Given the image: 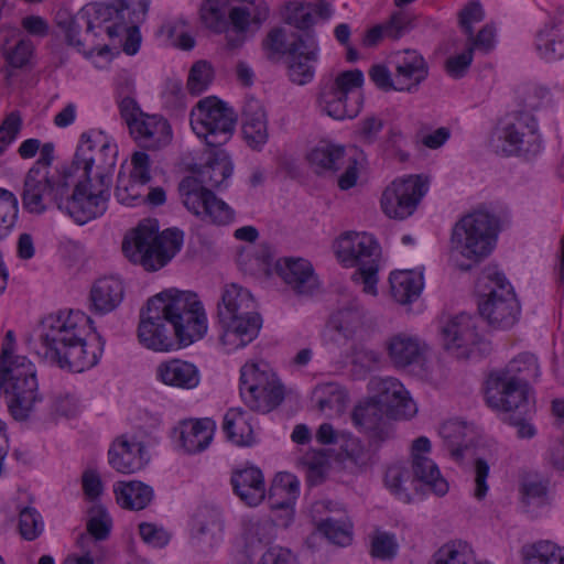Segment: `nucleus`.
Listing matches in <instances>:
<instances>
[{"label": "nucleus", "instance_id": "79ce46f5", "mask_svg": "<svg viewBox=\"0 0 564 564\" xmlns=\"http://www.w3.org/2000/svg\"><path fill=\"white\" fill-rule=\"evenodd\" d=\"M299 480L290 473H279L275 475L268 496L275 509L288 508L299 494Z\"/></svg>", "mask_w": 564, "mask_h": 564}, {"label": "nucleus", "instance_id": "603ef678", "mask_svg": "<svg viewBox=\"0 0 564 564\" xmlns=\"http://www.w3.org/2000/svg\"><path fill=\"white\" fill-rule=\"evenodd\" d=\"M117 502L123 509H141V481H118L115 486Z\"/></svg>", "mask_w": 564, "mask_h": 564}, {"label": "nucleus", "instance_id": "c85d7f7f", "mask_svg": "<svg viewBox=\"0 0 564 564\" xmlns=\"http://www.w3.org/2000/svg\"><path fill=\"white\" fill-rule=\"evenodd\" d=\"M387 351L395 367L405 368L420 361L424 345L416 336L399 333L387 341Z\"/></svg>", "mask_w": 564, "mask_h": 564}, {"label": "nucleus", "instance_id": "473e14b6", "mask_svg": "<svg viewBox=\"0 0 564 564\" xmlns=\"http://www.w3.org/2000/svg\"><path fill=\"white\" fill-rule=\"evenodd\" d=\"M534 47L539 56L553 62L564 57V35L555 21L545 23L535 34Z\"/></svg>", "mask_w": 564, "mask_h": 564}, {"label": "nucleus", "instance_id": "aec40b11", "mask_svg": "<svg viewBox=\"0 0 564 564\" xmlns=\"http://www.w3.org/2000/svg\"><path fill=\"white\" fill-rule=\"evenodd\" d=\"M318 51V43L311 33L306 34V39L297 35L291 41L288 75L293 83L305 85L313 79Z\"/></svg>", "mask_w": 564, "mask_h": 564}, {"label": "nucleus", "instance_id": "0eeeda50", "mask_svg": "<svg viewBox=\"0 0 564 564\" xmlns=\"http://www.w3.org/2000/svg\"><path fill=\"white\" fill-rule=\"evenodd\" d=\"M0 388L8 409L18 421H25L42 401L34 365L24 356H17L9 367L0 368Z\"/></svg>", "mask_w": 564, "mask_h": 564}, {"label": "nucleus", "instance_id": "3c124183", "mask_svg": "<svg viewBox=\"0 0 564 564\" xmlns=\"http://www.w3.org/2000/svg\"><path fill=\"white\" fill-rule=\"evenodd\" d=\"M200 20L209 30L223 32L227 25L223 0H205L200 7Z\"/></svg>", "mask_w": 564, "mask_h": 564}, {"label": "nucleus", "instance_id": "5fc2aeb1", "mask_svg": "<svg viewBox=\"0 0 564 564\" xmlns=\"http://www.w3.org/2000/svg\"><path fill=\"white\" fill-rule=\"evenodd\" d=\"M254 260L258 270L269 273L270 265L273 260V251L268 243H261L253 249V251L242 249L238 256V263L243 270H250L248 263Z\"/></svg>", "mask_w": 564, "mask_h": 564}, {"label": "nucleus", "instance_id": "a18cd8bd", "mask_svg": "<svg viewBox=\"0 0 564 564\" xmlns=\"http://www.w3.org/2000/svg\"><path fill=\"white\" fill-rule=\"evenodd\" d=\"M224 521L216 509H207L202 513V520L197 528L196 539L213 545L221 539Z\"/></svg>", "mask_w": 564, "mask_h": 564}, {"label": "nucleus", "instance_id": "a19ab883", "mask_svg": "<svg viewBox=\"0 0 564 564\" xmlns=\"http://www.w3.org/2000/svg\"><path fill=\"white\" fill-rule=\"evenodd\" d=\"M274 269L284 282H308L316 278L311 261L301 257H284L275 261Z\"/></svg>", "mask_w": 564, "mask_h": 564}, {"label": "nucleus", "instance_id": "ea45409f", "mask_svg": "<svg viewBox=\"0 0 564 564\" xmlns=\"http://www.w3.org/2000/svg\"><path fill=\"white\" fill-rule=\"evenodd\" d=\"M523 564H564V547L551 541H539L521 547Z\"/></svg>", "mask_w": 564, "mask_h": 564}, {"label": "nucleus", "instance_id": "2eb2a0df", "mask_svg": "<svg viewBox=\"0 0 564 564\" xmlns=\"http://www.w3.org/2000/svg\"><path fill=\"white\" fill-rule=\"evenodd\" d=\"M530 393L531 389L522 388L499 370L491 372L486 381V402L496 410L529 414L534 409V400Z\"/></svg>", "mask_w": 564, "mask_h": 564}, {"label": "nucleus", "instance_id": "39448f33", "mask_svg": "<svg viewBox=\"0 0 564 564\" xmlns=\"http://www.w3.org/2000/svg\"><path fill=\"white\" fill-rule=\"evenodd\" d=\"M151 318H164L172 325L177 347H187L207 333V315L196 293L176 291L149 299Z\"/></svg>", "mask_w": 564, "mask_h": 564}, {"label": "nucleus", "instance_id": "774afa93", "mask_svg": "<svg viewBox=\"0 0 564 564\" xmlns=\"http://www.w3.org/2000/svg\"><path fill=\"white\" fill-rule=\"evenodd\" d=\"M412 17L406 12L399 11L393 13L390 20L384 23L386 36L393 40L399 39L412 28Z\"/></svg>", "mask_w": 564, "mask_h": 564}, {"label": "nucleus", "instance_id": "f257e3e1", "mask_svg": "<svg viewBox=\"0 0 564 564\" xmlns=\"http://www.w3.org/2000/svg\"><path fill=\"white\" fill-rule=\"evenodd\" d=\"M93 321L80 311L61 310L41 321L37 355L45 361L83 372L95 367L104 352L105 339L94 333Z\"/></svg>", "mask_w": 564, "mask_h": 564}, {"label": "nucleus", "instance_id": "1a4fd4ad", "mask_svg": "<svg viewBox=\"0 0 564 564\" xmlns=\"http://www.w3.org/2000/svg\"><path fill=\"white\" fill-rule=\"evenodd\" d=\"M239 393L253 412L269 413L284 400V387L265 362H246L240 369Z\"/></svg>", "mask_w": 564, "mask_h": 564}, {"label": "nucleus", "instance_id": "49530a36", "mask_svg": "<svg viewBox=\"0 0 564 564\" xmlns=\"http://www.w3.org/2000/svg\"><path fill=\"white\" fill-rule=\"evenodd\" d=\"M410 479L408 468L402 464L390 465L384 474L386 487L400 500L405 503L411 501V496L405 487Z\"/></svg>", "mask_w": 564, "mask_h": 564}, {"label": "nucleus", "instance_id": "680f3d73", "mask_svg": "<svg viewBox=\"0 0 564 564\" xmlns=\"http://www.w3.org/2000/svg\"><path fill=\"white\" fill-rule=\"evenodd\" d=\"M262 47L268 58L273 59L290 54L291 42L286 40V33L281 28L272 29L262 42Z\"/></svg>", "mask_w": 564, "mask_h": 564}, {"label": "nucleus", "instance_id": "9b49d317", "mask_svg": "<svg viewBox=\"0 0 564 564\" xmlns=\"http://www.w3.org/2000/svg\"><path fill=\"white\" fill-rule=\"evenodd\" d=\"M334 252L345 268H357L362 282H378L381 252L376 240L365 234L348 231L334 242Z\"/></svg>", "mask_w": 564, "mask_h": 564}, {"label": "nucleus", "instance_id": "8fccbe9b", "mask_svg": "<svg viewBox=\"0 0 564 564\" xmlns=\"http://www.w3.org/2000/svg\"><path fill=\"white\" fill-rule=\"evenodd\" d=\"M214 78V68L207 61H198L193 64L187 78V89L193 95L204 93Z\"/></svg>", "mask_w": 564, "mask_h": 564}, {"label": "nucleus", "instance_id": "7c9ffc66", "mask_svg": "<svg viewBox=\"0 0 564 564\" xmlns=\"http://www.w3.org/2000/svg\"><path fill=\"white\" fill-rule=\"evenodd\" d=\"M172 139L173 130L165 117L143 113V151H161L172 142Z\"/></svg>", "mask_w": 564, "mask_h": 564}, {"label": "nucleus", "instance_id": "bb28decb", "mask_svg": "<svg viewBox=\"0 0 564 564\" xmlns=\"http://www.w3.org/2000/svg\"><path fill=\"white\" fill-rule=\"evenodd\" d=\"M216 423L212 419H189L180 423V441L189 454L206 449L214 436Z\"/></svg>", "mask_w": 564, "mask_h": 564}, {"label": "nucleus", "instance_id": "4c0bfd02", "mask_svg": "<svg viewBox=\"0 0 564 564\" xmlns=\"http://www.w3.org/2000/svg\"><path fill=\"white\" fill-rule=\"evenodd\" d=\"M499 371L524 389H530V382L540 376L538 360L530 354L519 355Z\"/></svg>", "mask_w": 564, "mask_h": 564}, {"label": "nucleus", "instance_id": "4468645a", "mask_svg": "<svg viewBox=\"0 0 564 564\" xmlns=\"http://www.w3.org/2000/svg\"><path fill=\"white\" fill-rule=\"evenodd\" d=\"M427 191V181L420 175H411L393 181L382 193L381 208L394 219L411 216Z\"/></svg>", "mask_w": 564, "mask_h": 564}, {"label": "nucleus", "instance_id": "09e8293b", "mask_svg": "<svg viewBox=\"0 0 564 564\" xmlns=\"http://www.w3.org/2000/svg\"><path fill=\"white\" fill-rule=\"evenodd\" d=\"M120 118L134 141L141 139V108L134 97H124L119 102Z\"/></svg>", "mask_w": 564, "mask_h": 564}, {"label": "nucleus", "instance_id": "338daca9", "mask_svg": "<svg viewBox=\"0 0 564 564\" xmlns=\"http://www.w3.org/2000/svg\"><path fill=\"white\" fill-rule=\"evenodd\" d=\"M424 284H390V296L399 304L406 305L416 301Z\"/></svg>", "mask_w": 564, "mask_h": 564}, {"label": "nucleus", "instance_id": "0e129e2a", "mask_svg": "<svg viewBox=\"0 0 564 564\" xmlns=\"http://www.w3.org/2000/svg\"><path fill=\"white\" fill-rule=\"evenodd\" d=\"M121 249L130 262L141 263V223L124 235Z\"/></svg>", "mask_w": 564, "mask_h": 564}, {"label": "nucleus", "instance_id": "2f4dec72", "mask_svg": "<svg viewBox=\"0 0 564 564\" xmlns=\"http://www.w3.org/2000/svg\"><path fill=\"white\" fill-rule=\"evenodd\" d=\"M108 460L119 473H134L141 466V444H131L124 436H120L110 446Z\"/></svg>", "mask_w": 564, "mask_h": 564}, {"label": "nucleus", "instance_id": "13d9d810", "mask_svg": "<svg viewBox=\"0 0 564 564\" xmlns=\"http://www.w3.org/2000/svg\"><path fill=\"white\" fill-rule=\"evenodd\" d=\"M398 542L393 533L377 531L371 539L370 554L382 561L391 560L397 555Z\"/></svg>", "mask_w": 564, "mask_h": 564}, {"label": "nucleus", "instance_id": "c756f323", "mask_svg": "<svg viewBox=\"0 0 564 564\" xmlns=\"http://www.w3.org/2000/svg\"><path fill=\"white\" fill-rule=\"evenodd\" d=\"M156 376L165 384L183 389H193L199 383L197 368L193 364L180 359L160 364L156 368Z\"/></svg>", "mask_w": 564, "mask_h": 564}, {"label": "nucleus", "instance_id": "6e6552de", "mask_svg": "<svg viewBox=\"0 0 564 564\" xmlns=\"http://www.w3.org/2000/svg\"><path fill=\"white\" fill-rule=\"evenodd\" d=\"M70 185V177L65 176V167L54 173H47L44 167H31L24 180L23 206L30 213L42 214L55 204L69 215L67 203L73 198Z\"/></svg>", "mask_w": 564, "mask_h": 564}, {"label": "nucleus", "instance_id": "72a5a7b5", "mask_svg": "<svg viewBox=\"0 0 564 564\" xmlns=\"http://www.w3.org/2000/svg\"><path fill=\"white\" fill-rule=\"evenodd\" d=\"M143 345L154 351H171L177 347V340L165 325L164 318H151L149 303L147 304V318H143Z\"/></svg>", "mask_w": 564, "mask_h": 564}, {"label": "nucleus", "instance_id": "58836bf2", "mask_svg": "<svg viewBox=\"0 0 564 564\" xmlns=\"http://www.w3.org/2000/svg\"><path fill=\"white\" fill-rule=\"evenodd\" d=\"M412 471L414 478L435 495L444 496L448 491V482L430 457H417L412 460Z\"/></svg>", "mask_w": 564, "mask_h": 564}, {"label": "nucleus", "instance_id": "dca6fc26", "mask_svg": "<svg viewBox=\"0 0 564 564\" xmlns=\"http://www.w3.org/2000/svg\"><path fill=\"white\" fill-rule=\"evenodd\" d=\"M156 219L143 223V269L156 271L164 267L181 249L183 235L176 229L158 232Z\"/></svg>", "mask_w": 564, "mask_h": 564}, {"label": "nucleus", "instance_id": "f704fd0d", "mask_svg": "<svg viewBox=\"0 0 564 564\" xmlns=\"http://www.w3.org/2000/svg\"><path fill=\"white\" fill-rule=\"evenodd\" d=\"M223 430L227 438L238 446H250L254 442L253 430L246 413L230 409L224 416Z\"/></svg>", "mask_w": 564, "mask_h": 564}, {"label": "nucleus", "instance_id": "412c9836", "mask_svg": "<svg viewBox=\"0 0 564 564\" xmlns=\"http://www.w3.org/2000/svg\"><path fill=\"white\" fill-rule=\"evenodd\" d=\"M503 140L516 151L536 154L541 150V135L535 117L527 111L514 113L503 128Z\"/></svg>", "mask_w": 564, "mask_h": 564}, {"label": "nucleus", "instance_id": "423d86ee", "mask_svg": "<svg viewBox=\"0 0 564 564\" xmlns=\"http://www.w3.org/2000/svg\"><path fill=\"white\" fill-rule=\"evenodd\" d=\"M499 230L500 221L496 215L476 209L455 224L452 249L468 260L479 262L495 249Z\"/></svg>", "mask_w": 564, "mask_h": 564}, {"label": "nucleus", "instance_id": "de8ad7c7", "mask_svg": "<svg viewBox=\"0 0 564 564\" xmlns=\"http://www.w3.org/2000/svg\"><path fill=\"white\" fill-rule=\"evenodd\" d=\"M269 17V7L264 2H260L251 11L248 8H232L229 12V19L239 32L248 29L251 22L261 24Z\"/></svg>", "mask_w": 564, "mask_h": 564}, {"label": "nucleus", "instance_id": "864d4df0", "mask_svg": "<svg viewBox=\"0 0 564 564\" xmlns=\"http://www.w3.org/2000/svg\"><path fill=\"white\" fill-rule=\"evenodd\" d=\"M18 218V202L15 196L0 188V239L13 228Z\"/></svg>", "mask_w": 564, "mask_h": 564}, {"label": "nucleus", "instance_id": "4be33fe9", "mask_svg": "<svg viewBox=\"0 0 564 564\" xmlns=\"http://www.w3.org/2000/svg\"><path fill=\"white\" fill-rule=\"evenodd\" d=\"M375 388L377 393L372 399L386 410L387 416L405 419L416 412L415 404L398 379H378L375 381Z\"/></svg>", "mask_w": 564, "mask_h": 564}, {"label": "nucleus", "instance_id": "052dcab7", "mask_svg": "<svg viewBox=\"0 0 564 564\" xmlns=\"http://www.w3.org/2000/svg\"><path fill=\"white\" fill-rule=\"evenodd\" d=\"M187 24L183 19L171 21L162 26V31L172 41L173 45L189 51L195 46L194 37L186 30Z\"/></svg>", "mask_w": 564, "mask_h": 564}, {"label": "nucleus", "instance_id": "ddd939ff", "mask_svg": "<svg viewBox=\"0 0 564 564\" xmlns=\"http://www.w3.org/2000/svg\"><path fill=\"white\" fill-rule=\"evenodd\" d=\"M364 83L359 69L346 70L326 83L319 93L318 104L323 111L336 120L352 119L361 109V98L356 91Z\"/></svg>", "mask_w": 564, "mask_h": 564}, {"label": "nucleus", "instance_id": "bf43d9fd", "mask_svg": "<svg viewBox=\"0 0 564 564\" xmlns=\"http://www.w3.org/2000/svg\"><path fill=\"white\" fill-rule=\"evenodd\" d=\"M34 44L30 39L23 37L10 48L3 51L6 62L13 68L26 66L34 53Z\"/></svg>", "mask_w": 564, "mask_h": 564}, {"label": "nucleus", "instance_id": "20e7f679", "mask_svg": "<svg viewBox=\"0 0 564 564\" xmlns=\"http://www.w3.org/2000/svg\"><path fill=\"white\" fill-rule=\"evenodd\" d=\"M219 340L226 351H235L252 343L262 327L256 301L242 284H226L217 304Z\"/></svg>", "mask_w": 564, "mask_h": 564}, {"label": "nucleus", "instance_id": "37998d69", "mask_svg": "<svg viewBox=\"0 0 564 564\" xmlns=\"http://www.w3.org/2000/svg\"><path fill=\"white\" fill-rule=\"evenodd\" d=\"M477 562L474 550L464 541H452L442 545L429 564H482Z\"/></svg>", "mask_w": 564, "mask_h": 564}, {"label": "nucleus", "instance_id": "cd10ccee", "mask_svg": "<svg viewBox=\"0 0 564 564\" xmlns=\"http://www.w3.org/2000/svg\"><path fill=\"white\" fill-rule=\"evenodd\" d=\"M386 410L373 399L357 405L351 419L356 426L370 434V437L383 442L390 437V430L384 422Z\"/></svg>", "mask_w": 564, "mask_h": 564}, {"label": "nucleus", "instance_id": "69168bd1", "mask_svg": "<svg viewBox=\"0 0 564 564\" xmlns=\"http://www.w3.org/2000/svg\"><path fill=\"white\" fill-rule=\"evenodd\" d=\"M485 18V12L479 2L469 1L458 12V23L465 35H471L473 24L481 22Z\"/></svg>", "mask_w": 564, "mask_h": 564}, {"label": "nucleus", "instance_id": "f03ea898", "mask_svg": "<svg viewBox=\"0 0 564 564\" xmlns=\"http://www.w3.org/2000/svg\"><path fill=\"white\" fill-rule=\"evenodd\" d=\"M117 145L104 140L85 139L77 148L65 176L74 185L73 198L67 203L69 216L85 224L107 209L109 187L117 161Z\"/></svg>", "mask_w": 564, "mask_h": 564}, {"label": "nucleus", "instance_id": "9d476101", "mask_svg": "<svg viewBox=\"0 0 564 564\" xmlns=\"http://www.w3.org/2000/svg\"><path fill=\"white\" fill-rule=\"evenodd\" d=\"M129 2L128 7L121 2V9L111 4L89 3L74 17V26H85L87 35H90L96 29H102L109 37L124 34L123 52L134 55L139 51L140 44L139 26L133 21H131V25L122 21L108 24L112 20H123L124 11H129ZM128 13L130 14V12Z\"/></svg>", "mask_w": 564, "mask_h": 564}, {"label": "nucleus", "instance_id": "6ab92c4d", "mask_svg": "<svg viewBox=\"0 0 564 564\" xmlns=\"http://www.w3.org/2000/svg\"><path fill=\"white\" fill-rule=\"evenodd\" d=\"M442 335L446 350L457 358H467L480 340L477 318L467 313L448 318L442 326Z\"/></svg>", "mask_w": 564, "mask_h": 564}, {"label": "nucleus", "instance_id": "4d7b16f0", "mask_svg": "<svg viewBox=\"0 0 564 564\" xmlns=\"http://www.w3.org/2000/svg\"><path fill=\"white\" fill-rule=\"evenodd\" d=\"M317 530L330 542L345 546L351 541L349 525L346 522L326 518L318 522Z\"/></svg>", "mask_w": 564, "mask_h": 564}, {"label": "nucleus", "instance_id": "6e6d98bb", "mask_svg": "<svg viewBox=\"0 0 564 564\" xmlns=\"http://www.w3.org/2000/svg\"><path fill=\"white\" fill-rule=\"evenodd\" d=\"M44 524L41 514L31 507H25L19 514V531L26 541H33L43 532Z\"/></svg>", "mask_w": 564, "mask_h": 564}, {"label": "nucleus", "instance_id": "f8f14e48", "mask_svg": "<svg viewBox=\"0 0 564 564\" xmlns=\"http://www.w3.org/2000/svg\"><path fill=\"white\" fill-rule=\"evenodd\" d=\"M236 124L234 111L216 97L197 102L191 111V127L210 148H218L231 138Z\"/></svg>", "mask_w": 564, "mask_h": 564}, {"label": "nucleus", "instance_id": "c03bdc74", "mask_svg": "<svg viewBox=\"0 0 564 564\" xmlns=\"http://www.w3.org/2000/svg\"><path fill=\"white\" fill-rule=\"evenodd\" d=\"M340 448L345 459L349 460L360 471L367 470L375 464V453L357 437H346Z\"/></svg>", "mask_w": 564, "mask_h": 564}, {"label": "nucleus", "instance_id": "e2e57ef3", "mask_svg": "<svg viewBox=\"0 0 564 564\" xmlns=\"http://www.w3.org/2000/svg\"><path fill=\"white\" fill-rule=\"evenodd\" d=\"M467 47L482 52L490 53L496 46V26L492 23L485 24L477 34L471 31V35H466Z\"/></svg>", "mask_w": 564, "mask_h": 564}, {"label": "nucleus", "instance_id": "a211bd4d", "mask_svg": "<svg viewBox=\"0 0 564 564\" xmlns=\"http://www.w3.org/2000/svg\"><path fill=\"white\" fill-rule=\"evenodd\" d=\"M307 160L318 174L344 170L338 178L341 189H349L357 182V161L346 155L344 147L321 143L308 153Z\"/></svg>", "mask_w": 564, "mask_h": 564}, {"label": "nucleus", "instance_id": "a878e982", "mask_svg": "<svg viewBox=\"0 0 564 564\" xmlns=\"http://www.w3.org/2000/svg\"><path fill=\"white\" fill-rule=\"evenodd\" d=\"M115 194L122 205H138L141 196V151L133 152L129 165H121Z\"/></svg>", "mask_w": 564, "mask_h": 564}, {"label": "nucleus", "instance_id": "f3484780", "mask_svg": "<svg viewBox=\"0 0 564 564\" xmlns=\"http://www.w3.org/2000/svg\"><path fill=\"white\" fill-rule=\"evenodd\" d=\"M479 314L495 328L512 327L520 315V304L512 284H495L488 293L479 295Z\"/></svg>", "mask_w": 564, "mask_h": 564}, {"label": "nucleus", "instance_id": "5701e85b", "mask_svg": "<svg viewBox=\"0 0 564 564\" xmlns=\"http://www.w3.org/2000/svg\"><path fill=\"white\" fill-rule=\"evenodd\" d=\"M230 484L234 494L248 507L259 506L267 496L264 475L259 467L245 466L234 469Z\"/></svg>", "mask_w": 564, "mask_h": 564}, {"label": "nucleus", "instance_id": "c9c22d12", "mask_svg": "<svg viewBox=\"0 0 564 564\" xmlns=\"http://www.w3.org/2000/svg\"><path fill=\"white\" fill-rule=\"evenodd\" d=\"M122 284H94L89 293V308L96 314L112 312L122 302Z\"/></svg>", "mask_w": 564, "mask_h": 564}, {"label": "nucleus", "instance_id": "7ed1b4c3", "mask_svg": "<svg viewBox=\"0 0 564 564\" xmlns=\"http://www.w3.org/2000/svg\"><path fill=\"white\" fill-rule=\"evenodd\" d=\"M178 185L182 202L188 212L202 220L226 225L234 218L231 208L219 199L209 187H219L232 173V164L224 150L212 152L208 161Z\"/></svg>", "mask_w": 564, "mask_h": 564}, {"label": "nucleus", "instance_id": "393cba45", "mask_svg": "<svg viewBox=\"0 0 564 564\" xmlns=\"http://www.w3.org/2000/svg\"><path fill=\"white\" fill-rule=\"evenodd\" d=\"M242 133L248 145L261 149L268 141V118L262 102L254 97H247L241 111Z\"/></svg>", "mask_w": 564, "mask_h": 564}, {"label": "nucleus", "instance_id": "e433bc0d", "mask_svg": "<svg viewBox=\"0 0 564 564\" xmlns=\"http://www.w3.org/2000/svg\"><path fill=\"white\" fill-rule=\"evenodd\" d=\"M364 318L365 313L359 306L341 308L330 315L326 329L344 338H350L364 326Z\"/></svg>", "mask_w": 564, "mask_h": 564}, {"label": "nucleus", "instance_id": "b1692460", "mask_svg": "<svg viewBox=\"0 0 564 564\" xmlns=\"http://www.w3.org/2000/svg\"><path fill=\"white\" fill-rule=\"evenodd\" d=\"M394 65L395 86L398 91H411L416 88L429 74L427 65L416 51L405 50L392 57Z\"/></svg>", "mask_w": 564, "mask_h": 564}]
</instances>
